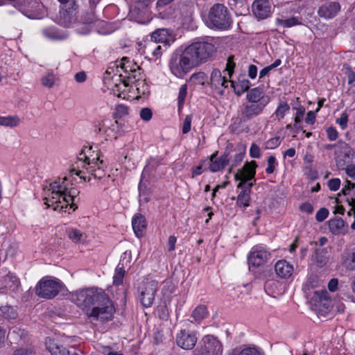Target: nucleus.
<instances>
[{"label":"nucleus","instance_id":"f257e3e1","mask_svg":"<svg viewBox=\"0 0 355 355\" xmlns=\"http://www.w3.org/2000/svg\"><path fill=\"white\" fill-rule=\"evenodd\" d=\"M70 298L93 320L106 322L113 318L114 306L101 288H89L76 291L71 293Z\"/></svg>","mask_w":355,"mask_h":355},{"label":"nucleus","instance_id":"f03ea898","mask_svg":"<svg viewBox=\"0 0 355 355\" xmlns=\"http://www.w3.org/2000/svg\"><path fill=\"white\" fill-rule=\"evenodd\" d=\"M75 191L69 190L67 179L59 178L49 184V188L44 198V204L47 207H53L55 211L67 212V209L74 211L73 200Z\"/></svg>","mask_w":355,"mask_h":355},{"label":"nucleus","instance_id":"7ed1b4c3","mask_svg":"<svg viewBox=\"0 0 355 355\" xmlns=\"http://www.w3.org/2000/svg\"><path fill=\"white\" fill-rule=\"evenodd\" d=\"M73 6L67 7L63 5L58 17V23L64 27H71L78 34H88L98 19L93 11L77 15L76 8Z\"/></svg>","mask_w":355,"mask_h":355},{"label":"nucleus","instance_id":"20e7f679","mask_svg":"<svg viewBox=\"0 0 355 355\" xmlns=\"http://www.w3.org/2000/svg\"><path fill=\"white\" fill-rule=\"evenodd\" d=\"M91 150L92 147L83 149L77 157L78 160L76 162V166H73L71 169L72 173L85 180H86V177L83 175L85 169L97 179H101L105 175L103 160L101 159L98 155L91 158L88 155Z\"/></svg>","mask_w":355,"mask_h":355},{"label":"nucleus","instance_id":"39448f33","mask_svg":"<svg viewBox=\"0 0 355 355\" xmlns=\"http://www.w3.org/2000/svg\"><path fill=\"white\" fill-rule=\"evenodd\" d=\"M256 167L257 164L254 161L245 163L234 175L235 180H240L237 186L238 188L242 189L236 200V205L240 207L245 208L250 205L251 188L254 184L251 180H254Z\"/></svg>","mask_w":355,"mask_h":355},{"label":"nucleus","instance_id":"423d86ee","mask_svg":"<svg viewBox=\"0 0 355 355\" xmlns=\"http://www.w3.org/2000/svg\"><path fill=\"white\" fill-rule=\"evenodd\" d=\"M184 48L196 67L211 60L216 53L214 39L207 37L196 38Z\"/></svg>","mask_w":355,"mask_h":355},{"label":"nucleus","instance_id":"0eeeda50","mask_svg":"<svg viewBox=\"0 0 355 355\" xmlns=\"http://www.w3.org/2000/svg\"><path fill=\"white\" fill-rule=\"evenodd\" d=\"M168 66L172 74L178 78H184L197 67L185 48H180L171 55Z\"/></svg>","mask_w":355,"mask_h":355},{"label":"nucleus","instance_id":"6e6552de","mask_svg":"<svg viewBox=\"0 0 355 355\" xmlns=\"http://www.w3.org/2000/svg\"><path fill=\"white\" fill-rule=\"evenodd\" d=\"M212 29L227 30L232 24V19L227 8L222 3H215L209 9L205 21Z\"/></svg>","mask_w":355,"mask_h":355},{"label":"nucleus","instance_id":"1a4fd4ad","mask_svg":"<svg viewBox=\"0 0 355 355\" xmlns=\"http://www.w3.org/2000/svg\"><path fill=\"white\" fill-rule=\"evenodd\" d=\"M62 283L60 280L51 277H42L36 284L35 293L44 299L54 298L61 291Z\"/></svg>","mask_w":355,"mask_h":355},{"label":"nucleus","instance_id":"9d476101","mask_svg":"<svg viewBox=\"0 0 355 355\" xmlns=\"http://www.w3.org/2000/svg\"><path fill=\"white\" fill-rule=\"evenodd\" d=\"M270 257L271 254L264 246H254L248 255L249 270L252 271L264 265Z\"/></svg>","mask_w":355,"mask_h":355},{"label":"nucleus","instance_id":"9b49d317","mask_svg":"<svg viewBox=\"0 0 355 355\" xmlns=\"http://www.w3.org/2000/svg\"><path fill=\"white\" fill-rule=\"evenodd\" d=\"M97 132L103 135L106 140L116 139L121 135L122 125L117 121L103 118L98 123Z\"/></svg>","mask_w":355,"mask_h":355},{"label":"nucleus","instance_id":"f8f14e48","mask_svg":"<svg viewBox=\"0 0 355 355\" xmlns=\"http://www.w3.org/2000/svg\"><path fill=\"white\" fill-rule=\"evenodd\" d=\"M223 345L214 336L207 335L202 339V345L194 355H222Z\"/></svg>","mask_w":355,"mask_h":355},{"label":"nucleus","instance_id":"ddd939ff","mask_svg":"<svg viewBox=\"0 0 355 355\" xmlns=\"http://www.w3.org/2000/svg\"><path fill=\"white\" fill-rule=\"evenodd\" d=\"M157 288L158 283L155 280L145 282L139 287V300L143 306L148 308L152 306Z\"/></svg>","mask_w":355,"mask_h":355},{"label":"nucleus","instance_id":"4468645a","mask_svg":"<svg viewBox=\"0 0 355 355\" xmlns=\"http://www.w3.org/2000/svg\"><path fill=\"white\" fill-rule=\"evenodd\" d=\"M265 107L246 102L239 107V116L242 122H248L262 113Z\"/></svg>","mask_w":355,"mask_h":355},{"label":"nucleus","instance_id":"2eb2a0df","mask_svg":"<svg viewBox=\"0 0 355 355\" xmlns=\"http://www.w3.org/2000/svg\"><path fill=\"white\" fill-rule=\"evenodd\" d=\"M340 10L341 6L339 2L327 0L319 6L318 15L320 17L324 19H331L337 16Z\"/></svg>","mask_w":355,"mask_h":355},{"label":"nucleus","instance_id":"dca6fc26","mask_svg":"<svg viewBox=\"0 0 355 355\" xmlns=\"http://www.w3.org/2000/svg\"><path fill=\"white\" fill-rule=\"evenodd\" d=\"M209 85L211 89L218 95H223L228 86L227 79L223 76L219 69H214L210 75Z\"/></svg>","mask_w":355,"mask_h":355},{"label":"nucleus","instance_id":"f3484780","mask_svg":"<svg viewBox=\"0 0 355 355\" xmlns=\"http://www.w3.org/2000/svg\"><path fill=\"white\" fill-rule=\"evenodd\" d=\"M218 152L213 153L209 158L204 160V164H207L208 169L213 173L217 172L223 168L229 162L228 155L224 153L220 157H217Z\"/></svg>","mask_w":355,"mask_h":355},{"label":"nucleus","instance_id":"a211bd4d","mask_svg":"<svg viewBox=\"0 0 355 355\" xmlns=\"http://www.w3.org/2000/svg\"><path fill=\"white\" fill-rule=\"evenodd\" d=\"M246 100L248 102L263 105L265 107L269 103V98L266 96L264 89L260 87L249 89L246 94Z\"/></svg>","mask_w":355,"mask_h":355},{"label":"nucleus","instance_id":"6ab92c4d","mask_svg":"<svg viewBox=\"0 0 355 355\" xmlns=\"http://www.w3.org/2000/svg\"><path fill=\"white\" fill-rule=\"evenodd\" d=\"M197 342L195 334L185 330L181 331L176 336L177 345L184 349H191Z\"/></svg>","mask_w":355,"mask_h":355},{"label":"nucleus","instance_id":"aec40b11","mask_svg":"<svg viewBox=\"0 0 355 355\" xmlns=\"http://www.w3.org/2000/svg\"><path fill=\"white\" fill-rule=\"evenodd\" d=\"M252 12L259 19H266L271 13V4L268 0H255L252 3Z\"/></svg>","mask_w":355,"mask_h":355},{"label":"nucleus","instance_id":"412c9836","mask_svg":"<svg viewBox=\"0 0 355 355\" xmlns=\"http://www.w3.org/2000/svg\"><path fill=\"white\" fill-rule=\"evenodd\" d=\"M150 182L148 179V175L144 171L141 175L140 182L139 183L138 189L139 191V202L147 203L149 201L150 194Z\"/></svg>","mask_w":355,"mask_h":355},{"label":"nucleus","instance_id":"4be33fe9","mask_svg":"<svg viewBox=\"0 0 355 355\" xmlns=\"http://www.w3.org/2000/svg\"><path fill=\"white\" fill-rule=\"evenodd\" d=\"M275 270L277 275L283 279L290 277L294 270L292 264L286 260H279L275 265Z\"/></svg>","mask_w":355,"mask_h":355},{"label":"nucleus","instance_id":"5701e85b","mask_svg":"<svg viewBox=\"0 0 355 355\" xmlns=\"http://www.w3.org/2000/svg\"><path fill=\"white\" fill-rule=\"evenodd\" d=\"M146 220L142 214H135L132 219V226L135 235L139 238L143 235V231L146 227Z\"/></svg>","mask_w":355,"mask_h":355},{"label":"nucleus","instance_id":"b1692460","mask_svg":"<svg viewBox=\"0 0 355 355\" xmlns=\"http://www.w3.org/2000/svg\"><path fill=\"white\" fill-rule=\"evenodd\" d=\"M42 35L49 40H64L67 38L68 35L55 27H47L42 30Z\"/></svg>","mask_w":355,"mask_h":355},{"label":"nucleus","instance_id":"393cba45","mask_svg":"<svg viewBox=\"0 0 355 355\" xmlns=\"http://www.w3.org/2000/svg\"><path fill=\"white\" fill-rule=\"evenodd\" d=\"M45 344L51 355H69V352L53 339L47 338Z\"/></svg>","mask_w":355,"mask_h":355},{"label":"nucleus","instance_id":"a878e982","mask_svg":"<svg viewBox=\"0 0 355 355\" xmlns=\"http://www.w3.org/2000/svg\"><path fill=\"white\" fill-rule=\"evenodd\" d=\"M230 82L231 86L233 88L234 93L238 96L241 95L246 91L248 92L250 86V81L245 78H239V81L237 82Z\"/></svg>","mask_w":355,"mask_h":355},{"label":"nucleus","instance_id":"bb28decb","mask_svg":"<svg viewBox=\"0 0 355 355\" xmlns=\"http://www.w3.org/2000/svg\"><path fill=\"white\" fill-rule=\"evenodd\" d=\"M141 69L139 66V69H135L132 71H130L127 75L121 74V77H123V83L125 85H129L130 84H135L137 81H140L141 79Z\"/></svg>","mask_w":355,"mask_h":355},{"label":"nucleus","instance_id":"cd10ccee","mask_svg":"<svg viewBox=\"0 0 355 355\" xmlns=\"http://www.w3.org/2000/svg\"><path fill=\"white\" fill-rule=\"evenodd\" d=\"M67 234L69 239L76 243L84 242L87 239L86 234L83 233L76 228H68L67 230Z\"/></svg>","mask_w":355,"mask_h":355},{"label":"nucleus","instance_id":"c85d7f7f","mask_svg":"<svg viewBox=\"0 0 355 355\" xmlns=\"http://www.w3.org/2000/svg\"><path fill=\"white\" fill-rule=\"evenodd\" d=\"M117 67H119L123 70L125 73L124 75H127L130 71H132V70H135V69H139V65L127 57H123Z\"/></svg>","mask_w":355,"mask_h":355},{"label":"nucleus","instance_id":"c756f323","mask_svg":"<svg viewBox=\"0 0 355 355\" xmlns=\"http://www.w3.org/2000/svg\"><path fill=\"white\" fill-rule=\"evenodd\" d=\"M336 166L340 170L345 171L349 178L355 180V164L352 163L346 164L343 159H337Z\"/></svg>","mask_w":355,"mask_h":355},{"label":"nucleus","instance_id":"7c9ffc66","mask_svg":"<svg viewBox=\"0 0 355 355\" xmlns=\"http://www.w3.org/2000/svg\"><path fill=\"white\" fill-rule=\"evenodd\" d=\"M350 150V147L345 141H338L336 144V150H335V160L336 164H337V159H341L340 156L342 153H344L346 157H349V153Z\"/></svg>","mask_w":355,"mask_h":355},{"label":"nucleus","instance_id":"2f4dec72","mask_svg":"<svg viewBox=\"0 0 355 355\" xmlns=\"http://www.w3.org/2000/svg\"><path fill=\"white\" fill-rule=\"evenodd\" d=\"M168 31L166 28H160L154 31L150 36L153 42L166 43L168 41Z\"/></svg>","mask_w":355,"mask_h":355},{"label":"nucleus","instance_id":"473e14b6","mask_svg":"<svg viewBox=\"0 0 355 355\" xmlns=\"http://www.w3.org/2000/svg\"><path fill=\"white\" fill-rule=\"evenodd\" d=\"M343 265L348 270H355V250L343 255Z\"/></svg>","mask_w":355,"mask_h":355},{"label":"nucleus","instance_id":"72a5a7b5","mask_svg":"<svg viewBox=\"0 0 355 355\" xmlns=\"http://www.w3.org/2000/svg\"><path fill=\"white\" fill-rule=\"evenodd\" d=\"M20 119L17 115L0 116V125L14 128L19 125Z\"/></svg>","mask_w":355,"mask_h":355},{"label":"nucleus","instance_id":"f704fd0d","mask_svg":"<svg viewBox=\"0 0 355 355\" xmlns=\"http://www.w3.org/2000/svg\"><path fill=\"white\" fill-rule=\"evenodd\" d=\"M306 295L307 297L310 298L311 300H313L315 302H322V300H327L328 298L327 291L323 289L318 291L309 290V292L306 293Z\"/></svg>","mask_w":355,"mask_h":355},{"label":"nucleus","instance_id":"c9c22d12","mask_svg":"<svg viewBox=\"0 0 355 355\" xmlns=\"http://www.w3.org/2000/svg\"><path fill=\"white\" fill-rule=\"evenodd\" d=\"M345 226V221L342 218H334L329 221V227L334 234H340Z\"/></svg>","mask_w":355,"mask_h":355},{"label":"nucleus","instance_id":"e433bc0d","mask_svg":"<svg viewBox=\"0 0 355 355\" xmlns=\"http://www.w3.org/2000/svg\"><path fill=\"white\" fill-rule=\"evenodd\" d=\"M207 307L204 305L198 306L193 311L191 317L194 321L199 322L207 316Z\"/></svg>","mask_w":355,"mask_h":355},{"label":"nucleus","instance_id":"4c0bfd02","mask_svg":"<svg viewBox=\"0 0 355 355\" xmlns=\"http://www.w3.org/2000/svg\"><path fill=\"white\" fill-rule=\"evenodd\" d=\"M124 275H125L124 266H123V263H121V261L115 269V272H114V275L113 277V284L116 286L122 284Z\"/></svg>","mask_w":355,"mask_h":355},{"label":"nucleus","instance_id":"58836bf2","mask_svg":"<svg viewBox=\"0 0 355 355\" xmlns=\"http://www.w3.org/2000/svg\"><path fill=\"white\" fill-rule=\"evenodd\" d=\"M0 316L6 319H15L17 313L14 307L6 305L0 307Z\"/></svg>","mask_w":355,"mask_h":355},{"label":"nucleus","instance_id":"ea45409f","mask_svg":"<svg viewBox=\"0 0 355 355\" xmlns=\"http://www.w3.org/2000/svg\"><path fill=\"white\" fill-rule=\"evenodd\" d=\"M228 355H260V353L256 348L245 347L243 349L235 348Z\"/></svg>","mask_w":355,"mask_h":355},{"label":"nucleus","instance_id":"a19ab883","mask_svg":"<svg viewBox=\"0 0 355 355\" xmlns=\"http://www.w3.org/2000/svg\"><path fill=\"white\" fill-rule=\"evenodd\" d=\"M208 77L207 74L203 71H199L193 73L189 80L194 85H204L206 82H207Z\"/></svg>","mask_w":355,"mask_h":355},{"label":"nucleus","instance_id":"79ce46f5","mask_svg":"<svg viewBox=\"0 0 355 355\" xmlns=\"http://www.w3.org/2000/svg\"><path fill=\"white\" fill-rule=\"evenodd\" d=\"M55 76L52 71H48L42 78V85L47 88H51L54 86L55 83Z\"/></svg>","mask_w":355,"mask_h":355},{"label":"nucleus","instance_id":"37998d69","mask_svg":"<svg viewBox=\"0 0 355 355\" xmlns=\"http://www.w3.org/2000/svg\"><path fill=\"white\" fill-rule=\"evenodd\" d=\"M159 42L150 41L146 46V49L155 57H159L162 54V46Z\"/></svg>","mask_w":355,"mask_h":355},{"label":"nucleus","instance_id":"c03bdc74","mask_svg":"<svg viewBox=\"0 0 355 355\" xmlns=\"http://www.w3.org/2000/svg\"><path fill=\"white\" fill-rule=\"evenodd\" d=\"M278 24L283 27L290 28L296 25H301L302 21L296 17H292L286 19H278Z\"/></svg>","mask_w":355,"mask_h":355},{"label":"nucleus","instance_id":"a18cd8bd","mask_svg":"<svg viewBox=\"0 0 355 355\" xmlns=\"http://www.w3.org/2000/svg\"><path fill=\"white\" fill-rule=\"evenodd\" d=\"M289 110H290V107L287 103L281 102L279 104V105L275 112V114L278 119H282L284 117V116L289 111Z\"/></svg>","mask_w":355,"mask_h":355},{"label":"nucleus","instance_id":"49530a36","mask_svg":"<svg viewBox=\"0 0 355 355\" xmlns=\"http://www.w3.org/2000/svg\"><path fill=\"white\" fill-rule=\"evenodd\" d=\"M135 87L137 91V93L139 95H146L150 92L149 86L146 83L145 80H141L140 81H137L135 83Z\"/></svg>","mask_w":355,"mask_h":355},{"label":"nucleus","instance_id":"de8ad7c7","mask_svg":"<svg viewBox=\"0 0 355 355\" xmlns=\"http://www.w3.org/2000/svg\"><path fill=\"white\" fill-rule=\"evenodd\" d=\"M4 283L6 287H9L11 288L12 287H17L19 284V281L15 275L8 273L5 277Z\"/></svg>","mask_w":355,"mask_h":355},{"label":"nucleus","instance_id":"09e8293b","mask_svg":"<svg viewBox=\"0 0 355 355\" xmlns=\"http://www.w3.org/2000/svg\"><path fill=\"white\" fill-rule=\"evenodd\" d=\"M187 95V85L186 84H184L181 85L179 89L178 92V108L180 109L185 101V98Z\"/></svg>","mask_w":355,"mask_h":355},{"label":"nucleus","instance_id":"8fccbe9b","mask_svg":"<svg viewBox=\"0 0 355 355\" xmlns=\"http://www.w3.org/2000/svg\"><path fill=\"white\" fill-rule=\"evenodd\" d=\"M128 114V107L123 104H118L115 107L114 118H122Z\"/></svg>","mask_w":355,"mask_h":355},{"label":"nucleus","instance_id":"3c124183","mask_svg":"<svg viewBox=\"0 0 355 355\" xmlns=\"http://www.w3.org/2000/svg\"><path fill=\"white\" fill-rule=\"evenodd\" d=\"M268 166L266 168V172L267 174H272L277 165V160L275 156H270L268 158Z\"/></svg>","mask_w":355,"mask_h":355},{"label":"nucleus","instance_id":"603ef678","mask_svg":"<svg viewBox=\"0 0 355 355\" xmlns=\"http://www.w3.org/2000/svg\"><path fill=\"white\" fill-rule=\"evenodd\" d=\"M281 144V139L279 137H275L268 139L266 142V148L267 149H275L278 147Z\"/></svg>","mask_w":355,"mask_h":355},{"label":"nucleus","instance_id":"864d4df0","mask_svg":"<svg viewBox=\"0 0 355 355\" xmlns=\"http://www.w3.org/2000/svg\"><path fill=\"white\" fill-rule=\"evenodd\" d=\"M279 283L274 280H268L265 283L264 288L266 293L273 294L275 293V288H277Z\"/></svg>","mask_w":355,"mask_h":355},{"label":"nucleus","instance_id":"5fc2aeb1","mask_svg":"<svg viewBox=\"0 0 355 355\" xmlns=\"http://www.w3.org/2000/svg\"><path fill=\"white\" fill-rule=\"evenodd\" d=\"M139 116L142 120L148 121L152 118L153 112L150 108L144 107L140 110Z\"/></svg>","mask_w":355,"mask_h":355},{"label":"nucleus","instance_id":"6e6d98bb","mask_svg":"<svg viewBox=\"0 0 355 355\" xmlns=\"http://www.w3.org/2000/svg\"><path fill=\"white\" fill-rule=\"evenodd\" d=\"M192 116L191 115H187L183 121L182 123V133L187 134L191 130Z\"/></svg>","mask_w":355,"mask_h":355},{"label":"nucleus","instance_id":"4d7b16f0","mask_svg":"<svg viewBox=\"0 0 355 355\" xmlns=\"http://www.w3.org/2000/svg\"><path fill=\"white\" fill-rule=\"evenodd\" d=\"M329 216V211L326 208H321L320 209L316 214H315V219L318 222H322L324 220Z\"/></svg>","mask_w":355,"mask_h":355},{"label":"nucleus","instance_id":"13d9d810","mask_svg":"<svg viewBox=\"0 0 355 355\" xmlns=\"http://www.w3.org/2000/svg\"><path fill=\"white\" fill-rule=\"evenodd\" d=\"M348 114L343 112L340 117L336 119V123L340 126L342 130H345L347 126Z\"/></svg>","mask_w":355,"mask_h":355},{"label":"nucleus","instance_id":"bf43d9fd","mask_svg":"<svg viewBox=\"0 0 355 355\" xmlns=\"http://www.w3.org/2000/svg\"><path fill=\"white\" fill-rule=\"evenodd\" d=\"M150 0H136L135 4L132 5L130 7V10L133 9L137 10H143L146 8Z\"/></svg>","mask_w":355,"mask_h":355},{"label":"nucleus","instance_id":"052dcab7","mask_svg":"<svg viewBox=\"0 0 355 355\" xmlns=\"http://www.w3.org/2000/svg\"><path fill=\"white\" fill-rule=\"evenodd\" d=\"M340 186V180L339 178H332L328 181V187L330 190L336 191Z\"/></svg>","mask_w":355,"mask_h":355},{"label":"nucleus","instance_id":"680f3d73","mask_svg":"<svg viewBox=\"0 0 355 355\" xmlns=\"http://www.w3.org/2000/svg\"><path fill=\"white\" fill-rule=\"evenodd\" d=\"M233 60H234V57L230 56L227 61L225 70L227 71V73L230 77L232 76V75L234 72V67H235V64H234Z\"/></svg>","mask_w":355,"mask_h":355},{"label":"nucleus","instance_id":"e2e57ef3","mask_svg":"<svg viewBox=\"0 0 355 355\" xmlns=\"http://www.w3.org/2000/svg\"><path fill=\"white\" fill-rule=\"evenodd\" d=\"M250 155L253 158H259L261 156L260 148L258 145L252 144L250 148Z\"/></svg>","mask_w":355,"mask_h":355},{"label":"nucleus","instance_id":"0e129e2a","mask_svg":"<svg viewBox=\"0 0 355 355\" xmlns=\"http://www.w3.org/2000/svg\"><path fill=\"white\" fill-rule=\"evenodd\" d=\"M207 164H204V160L202 162V163L198 165V166L193 168V176L194 175H199L202 174L207 168Z\"/></svg>","mask_w":355,"mask_h":355},{"label":"nucleus","instance_id":"69168bd1","mask_svg":"<svg viewBox=\"0 0 355 355\" xmlns=\"http://www.w3.org/2000/svg\"><path fill=\"white\" fill-rule=\"evenodd\" d=\"M328 139L330 141H335L338 138V132L334 127H329L327 130Z\"/></svg>","mask_w":355,"mask_h":355},{"label":"nucleus","instance_id":"338daca9","mask_svg":"<svg viewBox=\"0 0 355 355\" xmlns=\"http://www.w3.org/2000/svg\"><path fill=\"white\" fill-rule=\"evenodd\" d=\"M345 184L344 187L342 189L341 191L344 195H348L351 189L355 187V184L351 182L350 181H349L347 180H345Z\"/></svg>","mask_w":355,"mask_h":355},{"label":"nucleus","instance_id":"774afa93","mask_svg":"<svg viewBox=\"0 0 355 355\" xmlns=\"http://www.w3.org/2000/svg\"><path fill=\"white\" fill-rule=\"evenodd\" d=\"M300 210L310 214L313 211V207L311 204L305 202L300 205Z\"/></svg>","mask_w":355,"mask_h":355}]
</instances>
